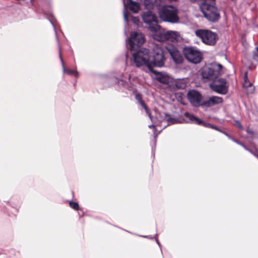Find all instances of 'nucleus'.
<instances>
[{
  "mask_svg": "<svg viewBox=\"0 0 258 258\" xmlns=\"http://www.w3.org/2000/svg\"><path fill=\"white\" fill-rule=\"evenodd\" d=\"M204 17L209 22L215 23L220 18V11L215 0H204L200 5Z\"/></svg>",
  "mask_w": 258,
  "mask_h": 258,
  "instance_id": "obj_1",
  "label": "nucleus"
},
{
  "mask_svg": "<svg viewBox=\"0 0 258 258\" xmlns=\"http://www.w3.org/2000/svg\"><path fill=\"white\" fill-rule=\"evenodd\" d=\"M134 62L138 68H141L144 71L148 73L151 70L150 50L142 48L133 54Z\"/></svg>",
  "mask_w": 258,
  "mask_h": 258,
  "instance_id": "obj_2",
  "label": "nucleus"
},
{
  "mask_svg": "<svg viewBox=\"0 0 258 258\" xmlns=\"http://www.w3.org/2000/svg\"><path fill=\"white\" fill-rule=\"evenodd\" d=\"M167 51L166 47L155 44L152 49V59L151 60V70L154 67L161 68L164 66L166 60L165 53Z\"/></svg>",
  "mask_w": 258,
  "mask_h": 258,
  "instance_id": "obj_3",
  "label": "nucleus"
},
{
  "mask_svg": "<svg viewBox=\"0 0 258 258\" xmlns=\"http://www.w3.org/2000/svg\"><path fill=\"white\" fill-rule=\"evenodd\" d=\"M159 16L165 22L176 23L179 21L177 11L171 6H163L159 10Z\"/></svg>",
  "mask_w": 258,
  "mask_h": 258,
  "instance_id": "obj_4",
  "label": "nucleus"
},
{
  "mask_svg": "<svg viewBox=\"0 0 258 258\" xmlns=\"http://www.w3.org/2000/svg\"><path fill=\"white\" fill-rule=\"evenodd\" d=\"M222 68L223 67L221 64L212 63L209 67H205L203 69L202 76L204 79L213 80V81L221 75Z\"/></svg>",
  "mask_w": 258,
  "mask_h": 258,
  "instance_id": "obj_5",
  "label": "nucleus"
},
{
  "mask_svg": "<svg viewBox=\"0 0 258 258\" xmlns=\"http://www.w3.org/2000/svg\"><path fill=\"white\" fill-rule=\"evenodd\" d=\"M143 20L148 29L152 32H158L161 27L158 23V17L151 11L144 12L142 16Z\"/></svg>",
  "mask_w": 258,
  "mask_h": 258,
  "instance_id": "obj_6",
  "label": "nucleus"
},
{
  "mask_svg": "<svg viewBox=\"0 0 258 258\" xmlns=\"http://www.w3.org/2000/svg\"><path fill=\"white\" fill-rule=\"evenodd\" d=\"M195 33L203 43L211 46L214 45L218 39L217 34L211 30L200 29L196 31Z\"/></svg>",
  "mask_w": 258,
  "mask_h": 258,
  "instance_id": "obj_7",
  "label": "nucleus"
},
{
  "mask_svg": "<svg viewBox=\"0 0 258 258\" xmlns=\"http://www.w3.org/2000/svg\"><path fill=\"white\" fill-rule=\"evenodd\" d=\"M145 38L144 35L139 32L133 31L126 43L127 48L130 51H134L139 48L144 43Z\"/></svg>",
  "mask_w": 258,
  "mask_h": 258,
  "instance_id": "obj_8",
  "label": "nucleus"
},
{
  "mask_svg": "<svg viewBox=\"0 0 258 258\" xmlns=\"http://www.w3.org/2000/svg\"><path fill=\"white\" fill-rule=\"evenodd\" d=\"M183 53L188 61L195 64L200 63L202 59V53L196 47H185Z\"/></svg>",
  "mask_w": 258,
  "mask_h": 258,
  "instance_id": "obj_9",
  "label": "nucleus"
},
{
  "mask_svg": "<svg viewBox=\"0 0 258 258\" xmlns=\"http://www.w3.org/2000/svg\"><path fill=\"white\" fill-rule=\"evenodd\" d=\"M210 88L214 92L225 95L228 92V85L226 79L223 78L216 79L210 84Z\"/></svg>",
  "mask_w": 258,
  "mask_h": 258,
  "instance_id": "obj_10",
  "label": "nucleus"
},
{
  "mask_svg": "<svg viewBox=\"0 0 258 258\" xmlns=\"http://www.w3.org/2000/svg\"><path fill=\"white\" fill-rule=\"evenodd\" d=\"M184 116L188 119V121H187V123H192L198 125H202V126L206 127L219 131V128L217 126L209 123L204 122L201 119L196 117L194 115L190 114L188 112H185L184 113Z\"/></svg>",
  "mask_w": 258,
  "mask_h": 258,
  "instance_id": "obj_11",
  "label": "nucleus"
},
{
  "mask_svg": "<svg viewBox=\"0 0 258 258\" xmlns=\"http://www.w3.org/2000/svg\"><path fill=\"white\" fill-rule=\"evenodd\" d=\"M124 4L123 18L126 24L128 22V17L125 9H128L131 12L136 13L140 10V5L139 3L132 0H122Z\"/></svg>",
  "mask_w": 258,
  "mask_h": 258,
  "instance_id": "obj_12",
  "label": "nucleus"
},
{
  "mask_svg": "<svg viewBox=\"0 0 258 258\" xmlns=\"http://www.w3.org/2000/svg\"><path fill=\"white\" fill-rule=\"evenodd\" d=\"M166 50L170 54L174 62L176 64H181L183 57L177 48L172 44H168L166 46Z\"/></svg>",
  "mask_w": 258,
  "mask_h": 258,
  "instance_id": "obj_13",
  "label": "nucleus"
},
{
  "mask_svg": "<svg viewBox=\"0 0 258 258\" xmlns=\"http://www.w3.org/2000/svg\"><path fill=\"white\" fill-rule=\"evenodd\" d=\"M187 96L188 99L193 106L195 107H202V102L204 98L199 92L195 90H190L188 92Z\"/></svg>",
  "mask_w": 258,
  "mask_h": 258,
  "instance_id": "obj_14",
  "label": "nucleus"
},
{
  "mask_svg": "<svg viewBox=\"0 0 258 258\" xmlns=\"http://www.w3.org/2000/svg\"><path fill=\"white\" fill-rule=\"evenodd\" d=\"M223 99L222 97L217 96H211L204 98L202 104L204 109L211 107L222 103Z\"/></svg>",
  "mask_w": 258,
  "mask_h": 258,
  "instance_id": "obj_15",
  "label": "nucleus"
},
{
  "mask_svg": "<svg viewBox=\"0 0 258 258\" xmlns=\"http://www.w3.org/2000/svg\"><path fill=\"white\" fill-rule=\"evenodd\" d=\"M180 35L177 31H167L161 35L160 39H157L159 41L168 40L172 42H177L179 41Z\"/></svg>",
  "mask_w": 258,
  "mask_h": 258,
  "instance_id": "obj_16",
  "label": "nucleus"
},
{
  "mask_svg": "<svg viewBox=\"0 0 258 258\" xmlns=\"http://www.w3.org/2000/svg\"><path fill=\"white\" fill-rule=\"evenodd\" d=\"M243 87L247 94H252L254 92V87L252 83L248 80V72L247 71L244 73V83Z\"/></svg>",
  "mask_w": 258,
  "mask_h": 258,
  "instance_id": "obj_17",
  "label": "nucleus"
},
{
  "mask_svg": "<svg viewBox=\"0 0 258 258\" xmlns=\"http://www.w3.org/2000/svg\"><path fill=\"white\" fill-rule=\"evenodd\" d=\"M170 86L174 89H183L186 86V81L184 79H177L173 80Z\"/></svg>",
  "mask_w": 258,
  "mask_h": 258,
  "instance_id": "obj_18",
  "label": "nucleus"
},
{
  "mask_svg": "<svg viewBox=\"0 0 258 258\" xmlns=\"http://www.w3.org/2000/svg\"><path fill=\"white\" fill-rule=\"evenodd\" d=\"M149 72H152L156 75L157 80L160 83L167 84L169 82L168 77L161 73L158 72L153 69V71H150Z\"/></svg>",
  "mask_w": 258,
  "mask_h": 258,
  "instance_id": "obj_19",
  "label": "nucleus"
},
{
  "mask_svg": "<svg viewBox=\"0 0 258 258\" xmlns=\"http://www.w3.org/2000/svg\"><path fill=\"white\" fill-rule=\"evenodd\" d=\"M164 115L166 118V120L168 123V124H175L177 123H183L185 122L184 119H181V120H179L176 118L171 117L169 116L168 114L166 113H164ZM187 121H186V122H187Z\"/></svg>",
  "mask_w": 258,
  "mask_h": 258,
  "instance_id": "obj_20",
  "label": "nucleus"
},
{
  "mask_svg": "<svg viewBox=\"0 0 258 258\" xmlns=\"http://www.w3.org/2000/svg\"><path fill=\"white\" fill-rule=\"evenodd\" d=\"M59 58L61 62L63 72L64 73H67L68 75H74V76L77 77L78 76V73L77 71V70H67L64 66V62L60 54H59Z\"/></svg>",
  "mask_w": 258,
  "mask_h": 258,
  "instance_id": "obj_21",
  "label": "nucleus"
},
{
  "mask_svg": "<svg viewBox=\"0 0 258 258\" xmlns=\"http://www.w3.org/2000/svg\"><path fill=\"white\" fill-rule=\"evenodd\" d=\"M139 103L145 109L146 112L148 115V116H149V118H150V119L151 120V121L153 122H154L153 117L151 115L149 108L147 107V105H146V104L145 103L144 101L143 100L141 101V102H140Z\"/></svg>",
  "mask_w": 258,
  "mask_h": 258,
  "instance_id": "obj_22",
  "label": "nucleus"
},
{
  "mask_svg": "<svg viewBox=\"0 0 258 258\" xmlns=\"http://www.w3.org/2000/svg\"><path fill=\"white\" fill-rule=\"evenodd\" d=\"M144 5L147 9L150 10L154 7V2L153 0H144Z\"/></svg>",
  "mask_w": 258,
  "mask_h": 258,
  "instance_id": "obj_23",
  "label": "nucleus"
},
{
  "mask_svg": "<svg viewBox=\"0 0 258 258\" xmlns=\"http://www.w3.org/2000/svg\"><path fill=\"white\" fill-rule=\"evenodd\" d=\"M69 204L71 208H73L76 210H78L79 208V204L77 202L70 201Z\"/></svg>",
  "mask_w": 258,
  "mask_h": 258,
  "instance_id": "obj_24",
  "label": "nucleus"
},
{
  "mask_svg": "<svg viewBox=\"0 0 258 258\" xmlns=\"http://www.w3.org/2000/svg\"><path fill=\"white\" fill-rule=\"evenodd\" d=\"M253 58L254 60L258 61V46L256 47V50L253 52Z\"/></svg>",
  "mask_w": 258,
  "mask_h": 258,
  "instance_id": "obj_25",
  "label": "nucleus"
},
{
  "mask_svg": "<svg viewBox=\"0 0 258 258\" xmlns=\"http://www.w3.org/2000/svg\"><path fill=\"white\" fill-rule=\"evenodd\" d=\"M135 97L139 103L141 102V101L143 100L142 99L141 95L140 94H136Z\"/></svg>",
  "mask_w": 258,
  "mask_h": 258,
  "instance_id": "obj_26",
  "label": "nucleus"
},
{
  "mask_svg": "<svg viewBox=\"0 0 258 258\" xmlns=\"http://www.w3.org/2000/svg\"><path fill=\"white\" fill-rule=\"evenodd\" d=\"M50 22L53 26V29H54V30L55 33L56 39L58 40L57 34V32H56V27H55L53 22L52 21V20H50Z\"/></svg>",
  "mask_w": 258,
  "mask_h": 258,
  "instance_id": "obj_27",
  "label": "nucleus"
},
{
  "mask_svg": "<svg viewBox=\"0 0 258 258\" xmlns=\"http://www.w3.org/2000/svg\"><path fill=\"white\" fill-rule=\"evenodd\" d=\"M204 0H189V1L191 3H199L200 2H203Z\"/></svg>",
  "mask_w": 258,
  "mask_h": 258,
  "instance_id": "obj_28",
  "label": "nucleus"
},
{
  "mask_svg": "<svg viewBox=\"0 0 258 258\" xmlns=\"http://www.w3.org/2000/svg\"><path fill=\"white\" fill-rule=\"evenodd\" d=\"M244 149H245L246 150L249 151V152H250L252 154H253L252 153V152L251 151V150L248 149L247 147H246L244 144H242V145L241 146Z\"/></svg>",
  "mask_w": 258,
  "mask_h": 258,
  "instance_id": "obj_29",
  "label": "nucleus"
},
{
  "mask_svg": "<svg viewBox=\"0 0 258 258\" xmlns=\"http://www.w3.org/2000/svg\"><path fill=\"white\" fill-rule=\"evenodd\" d=\"M118 83L121 84L123 86H125L126 82L125 81L121 79L120 81L118 82Z\"/></svg>",
  "mask_w": 258,
  "mask_h": 258,
  "instance_id": "obj_30",
  "label": "nucleus"
},
{
  "mask_svg": "<svg viewBox=\"0 0 258 258\" xmlns=\"http://www.w3.org/2000/svg\"><path fill=\"white\" fill-rule=\"evenodd\" d=\"M157 236H158V234H156L155 235V239H156V241L157 243L158 244V245L159 246H160V242H159V241L158 240V239H157Z\"/></svg>",
  "mask_w": 258,
  "mask_h": 258,
  "instance_id": "obj_31",
  "label": "nucleus"
},
{
  "mask_svg": "<svg viewBox=\"0 0 258 258\" xmlns=\"http://www.w3.org/2000/svg\"><path fill=\"white\" fill-rule=\"evenodd\" d=\"M161 34H160V35H159V36H158V35L155 36V39H156V40L160 39V37H161Z\"/></svg>",
  "mask_w": 258,
  "mask_h": 258,
  "instance_id": "obj_32",
  "label": "nucleus"
},
{
  "mask_svg": "<svg viewBox=\"0 0 258 258\" xmlns=\"http://www.w3.org/2000/svg\"><path fill=\"white\" fill-rule=\"evenodd\" d=\"M237 126H238V127L240 129H242L243 128V127H242V125L240 123H237Z\"/></svg>",
  "mask_w": 258,
  "mask_h": 258,
  "instance_id": "obj_33",
  "label": "nucleus"
},
{
  "mask_svg": "<svg viewBox=\"0 0 258 258\" xmlns=\"http://www.w3.org/2000/svg\"><path fill=\"white\" fill-rule=\"evenodd\" d=\"M237 142H236V144L240 145V146H242V143L241 142H240V141H239L238 140H237L236 141Z\"/></svg>",
  "mask_w": 258,
  "mask_h": 258,
  "instance_id": "obj_34",
  "label": "nucleus"
},
{
  "mask_svg": "<svg viewBox=\"0 0 258 258\" xmlns=\"http://www.w3.org/2000/svg\"><path fill=\"white\" fill-rule=\"evenodd\" d=\"M219 131L220 132H221V133H222L223 134H224V135H225V136H227V135H228V134H227L226 133H225V132H223V131H222L220 130V129H219Z\"/></svg>",
  "mask_w": 258,
  "mask_h": 258,
  "instance_id": "obj_35",
  "label": "nucleus"
},
{
  "mask_svg": "<svg viewBox=\"0 0 258 258\" xmlns=\"http://www.w3.org/2000/svg\"><path fill=\"white\" fill-rule=\"evenodd\" d=\"M231 139L232 141H233L234 142H235V143L237 142L236 141H237V140L235 139H234V138H233L232 137V138H231V139Z\"/></svg>",
  "mask_w": 258,
  "mask_h": 258,
  "instance_id": "obj_36",
  "label": "nucleus"
},
{
  "mask_svg": "<svg viewBox=\"0 0 258 258\" xmlns=\"http://www.w3.org/2000/svg\"><path fill=\"white\" fill-rule=\"evenodd\" d=\"M231 139L232 141H233L234 142H235V143L237 142L236 141H237V140L235 139H234V138H233L232 137V138H231V139Z\"/></svg>",
  "mask_w": 258,
  "mask_h": 258,
  "instance_id": "obj_37",
  "label": "nucleus"
},
{
  "mask_svg": "<svg viewBox=\"0 0 258 258\" xmlns=\"http://www.w3.org/2000/svg\"><path fill=\"white\" fill-rule=\"evenodd\" d=\"M57 43H59V42H57ZM58 46H59V54H60V53L61 54V52H60V47L59 44H58Z\"/></svg>",
  "mask_w": 258,
  "mask_h": 258,
  "instance_id": "obj_38",
  "label": "nucleus"
},
{
  "mask_svg": "<svg viewBox=\"0 0 258 258\" xmlns=\"http://www.w3.org/2000/svg\"><path fill=\"white\" fill-rule=\"evenodd\" d=\"M153 127H154V124H151V125H149V128H152Z\"/></svg>",
  "mask_w": 258,
  "mask_h": 258,
  "instance_id": "obj_39",
  "label": "nucleus"
},
{
  "mask_svg": "<svg viewBox=\"0 0 258 258\" xmlns=\"http://www.w3.org/2000/svg\"><path fill=\"white\" fill-rule=\"evenodd\" d=\"M227 137L229 138V139H231V138H232V137L231 136H230L229 135H227Z\"/></svg>",
  "mask_w": 258,
  "mask_h": 258,
  "instance_id": "obj_40",
  "label": "nucleus"
},
{
  "mask_svg": "<svg viewBox=\"0 0 258 258\" xmlns=\"http://www.w3.org/2000/svg\"><path fill=\"white\" fill-rule=\"evenodd\" d=\"M142 237H146V238H149L148 236H142Z\"/></svg>",
  "mask_w": 258,
  "mask_h": 258,
  "instance_id": "obj_41",
  "label": "nucleus"
},
{
  "mask_svg": "<svg viewBox=\"0 0 258 258\" xmlns=\"http://www.w3.org/2000/svg\"><path fill=\"white\" fill-rule=\"evenodd\" d=\"M130 76H128L127 77V79L130 80Z\"/></svg>",
  "mask_w": 258,
  "mask_h": 258,
  "instance_id": "obj_42",
  "label": "nucleus"
},
{
  "mask_svg": "<svg viewBox=\"0 0 258 258\" xmlns=\"http://www.w3.org/2000/svg\"><path fill=\"white\" fill-rule=\"evenodd\" d=\"M256 157L258 158V155H257V156H256Z\"/></svg>",
  "mask_w": 258,
  "mask_h": 258,
  "instance_id": "obj_43",
  "label": "nucleus"
}]
</instances>
